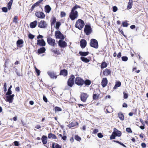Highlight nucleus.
<instances>
[{"mask_svg":"<svg viewBox=\"0 0 148 148\" xmlns=\"http://www.w3.org/2000/svg\"><path fill=\"white\" fill-rule=\"evenodd\" d=\"M84 23L83 20L81 19H79L76 23L75 27L81 30L84 27Z\"/></svg>","mask_w":148,"mask_h":148,"instance_id":"obj_1","label":"nucleus"},{"mask_svg":"<svg viewBox=\"0 0 148 148\" xmlns=\"http://www.w3.org/2000/svg\"><path fill=\"white\" fill-rule=\"evenodd\" d=\"M90 44L91 47L95 49H97L98 47V42L95 39H91L90 40Z\"/></svg>","mask_w":148,"mask_h":148,"instance_id":"obj_2","label":"nucleus"},{"mask_svg":"<svg viewBox=\"0 0 148 148\" xmlns=\"http://www.w3.org/2000/svg\"><path fill=\"white\" fill-rule=\"evenodd\" d=\"M75 82L76 84L79 86H82L84 84V81L79 77H76Z\"/></svg>","mask_w":148,"mask_h":148,"instance_id":"obj_3","label":"nucleus"},{"mask_svg":"<svg viewBox=\"0 0 148 148\" xmlns=\"http://www.w3.org/2000/svg\"><path fill=\"white\" fill-rule=\"evenodd\" d=\"M92 30L91 26L88 25H86L85 26L84 32L86 35L88 36L92 32Z\"/></svg>","mask_w":148,"mask_h":148,"instance_id":"obj_4","label":"nucleus"},{"mask_svg":"<svg viewBox=\"0 0 148 148\" xmlns=\"http://www.w3.org/2000/svg\"><path fill=\"white\" fill-rule=\"evenodd\" d=\"M78 17V12L77 11H71L69 15V17L71 20L73 21Z\"/></svg>","mask_w":148,"mask_h":148,"instance_id":"obj_5","label":"nucleus"},{"mask_svg":"<svg viewBox=\"0 0 148 148\" xmlns=\"http://www.w3.org/2000/svg\"><path fill=\"white\" fill-rule=\"evenodd\" d=\"M75 76L73 75H72L67 81V84L70 87H72L74 84V79Z\"/></svg>","mask_w":148,"mask_h":148,"instance_id":"obj_6","label":"nucleus"},{"mask_svg":"<svg viewBox=\"0 0 148 148\" xmlns=\"http://www.w3.org/2000/svg\"><path fill=\"white\" fill-rule=\"evenodd\" d=\"M55 35L57 39H60L61 40H63L64 37L63 35L59 30L56 31L55 32Z\"/></svg>","mask_w":148,"mask_h":148,"instance_id":"obj_7","label":"nucleus"},{"mask_svg":"<svg viewBox=\"0 0 148 148\" xmlns=\"http://www.w3.org/2000/svg\"><path fill=\"white\" fill-rule=\"evenodd\" d=\"M47 41L48 43L51 46L54 47L56 45L55 40L51 37H48L47 38Z\"/></svg>","mask_w":148,"mask_h":148,"instance_id":"obj_8","label":"nucleus"},{"mask_svg":"<svg viewBox=\"0 0 148 148\" xmlns=\"http://www.w3.org/2000/svg\"><path fill=\"white\" fill-rule=\"evenodd\" d=\"M88 95L86 93L84 92L81 93L80 95L81 100L83 102L86 101Z\"/></svg>","mask_w":148,"mask_h":148,"instance_id":"obj_9","label":"nucleus"},{"mask_svg":"<svg viewBox=\"0 0 148 148\" xmlns=\"http://www.w3.org/2000/svg\"><path fill=\"white\" fill-rule=\"evenodd\" d=\"M58 44L59 46L61 48H64L67 46L66 43L62 39L59 41Z\"/></svg>","mask_w":148,"mask_h":148,"instance_id":"obj_10","label":"nucleus"},{"mask_svg":"<svg viewBox=\"0 0 148 148\" xmlns=\"http://www.w3.org/2000/svg\"><path fill=\"white\" fill-rule=\"evenodd\" d=\"M35 14L38 18L41 19L44 18L45 16L44 13L41 12H36L35 13Z\"/></svg>","mask_w":148,"mask_h":148,"instance_id":"obj_11","label":"nucleus"},{"mask_svg":"<svg viewBox=\"0 0 148 148\" xmlns=\"http://www.w3.org/2000/svg\"><path fill=\"white\" fill-rule=\"evenodd\" d=\"M47 24L44 21H41L39 23L38 27L41 28H45L46 27Z\"/></svg>","mask_w":148,"mask_h":148,"instance_id":"obj_12","label":"nucleus"},{"mask_svg":"<svg viewBox=\"0 0 148 148\" xmlns=\"http://www.w3.org/2000/svg\"><path fill=\"white\" fill-rule=\"evenodd\" d=\"M86 41L85 39H82L81 40L80 44L82 48H84L86 47Z\"/></svg>","mask_w":148,"mask_h":148,"instance_id":"obj_13","label":"nucleus"},{"mask_svg":"<svg viewBox=\"0 0 148 148\" xmlns=\"http://www.w3.org/2000/svg\"><path fill=\"white\" fill-rule=\"evenodd\" d=\"M37 45L43 47L45 46L46 43L43 39H42L41 40H38Z\"/></svg>","mask_w":148,"mask_h":148,"instance_id":"obj_14","label":"nucleus"},{"mask_svg":"<svg viewBox=\"0 0 148 148\" xmlns=\"http://www.w3.org/2000/svg\"><path fill=\"white\" fill-rule=\"evenodd\" d=\"M114 132H113V134H114L116 136L120 137L121 135V133L120 131L118 130L116 128L114 129Z\"/></svg>","mask_w":148,"mask_h":148,"instance_id":"obj_15","label":"nucleus"},{"mask_svg":"<svg viewBox=\"0 0 148 148\" xmlns=\"http://www.w3.org/2000/svg\"><path fill=\"white\" fill-rule=\"evenodd\" d=\"M108 83V80L107 78H103L101 83V84L103 87H105Z\"/></svg>","mask_w":148,"mask_h":148,"instance_id":"obj_16","label":"nucleus"},{"mask_svg":"<svg viewBox=\"0 0 148 148\" xmlns=\"http://www.w3.org/2000/svg\"><path fill=\"white\" fill-rule=\"evenodd\" d=\"M47 73L51 78L54 79V78H56L57 77V76H56L53 72L48 71Z\"/></svg>","mask_w":148,"mask_h":148,"instance_id":"obj_17","label":"nucleus"},{"mask_svg":"<svg viewBox=\"0 0 148 148\" xmlns=\"http://www.w3.org/2000/svg\"><path fill=\"white\" fill-rule=\"evenodd\" d=\"M111 72L110 70L106 69L103 71V74L105 76H108L111 74Z\"/></svg>","mask_w":148,"mask_h":148,"instance_id":"obj_18","label":"nucleus"},{"mask_svg":"<svg viewBox=\"0 0 148 148\" xmlns=\"http://www.w3.org/2000/svg\"><path fill=\"white\" fill-rule=\"evenodd\" d=\"M37 23V21L36 20L32 22L30 24V27L32 28H33L36 26Z\"/></svg>","mask_w":148,"mask_h":148,"instance_id":"obj_19","label":"nucleus"},{"mask_svg":"<svg viewBox=\"0 0 148 148\" xmlns=\"http://www.w3.org/2000/svg\"><path fill=\"white\" fill-rule=\"evenodd\" d=\"M41 140L43 144H46L47 143V138L45 136H43L42 137Z\"/></svg>","mask_w":148,"mask_h":148,"instance_id":"obj_20","label":"nucleus"},{"mask_svg":"<svg viewBox=\"0 0 148 148\" xmlns=\"http://www.w3.org/2000/svg\"><path fill=\"white\" fill-rule=\"evenodd\" d=\"M8 95L6 97V100L8 102L10 103H12L13 99L10 96V95Z\"/></svg>","mask_w":148,"mask_h":148,"instance_id":"obj_21","label":"nucleus"},{"mask_svg":"<svg viewBox=\"0 0 148 148\" xmlns=\"http://www.w3.org/2000/svg\"><path fill=\"white\" fill-rule=\"evenodd\" d=\"M60 74L64 76H66L67 75V71L66 69L62 70L60 71Z\"/></svg>","mask_w":148,"mask_h":148,"instance_id":"obj_22","label":"nucleus"},{"mask_svg":"<svg viewBox=\"0 0 148 148\" xmlns=\"http://www.w3.org/2000/svg\"><path fill=\"white\" fill-rule=\"evenodd\" d=\"M48 138L49 139H56L57 138L56 136L51 133H50L48 134Z\"/></svg>","mask_w":148,"mask_h":148,"instance_id":"obj_23","label":"nucleus"},{"mask_svg":"<svg viewBox=\"0 0 148 148\" xmlns=\"http://www.w3.org/2000/svg\"><path fill=\"white\" fill-rule=\"evenodd\" d=\"M45 10L47 13H49L51 10V8L49 5H46L45 7Z\"/></svg>","mask_w":148,"mask_h":148,"instance_id":"obj_24","label":"nucleus"},{"mask_svg":"<svg viewBox=\"0 0 148 148\" xmlns=\"http://www.w3.org/2000/svg\"><path fill=\"white\" fill-rule=\"evenodd\" d=\"M45 51V48L44 47H42L38 50V52L39 53H44Z\"/></svg>","mask_w":148,"mask_h":148,"instance_id":"obj_25","label":"nucleus"},{"mask_svg":"<svg viewBox=\"0 0 148 148\" xmlns=\"http://www.w3.org/2000/svg\"><path fill=\"white\" fill-rule=\"evenodd\" d=\"M121 82L119 81H118L116 82L113 88L114 89H115L117 88L120 86L121 85Z\"/></svg>","mask_w":148,"mask_h":148,"instance_id":"obj_26","label":"nucleus"},{"mask_svg":"<svg viewBox=\"0 0 148 148\" xmlns=\"http://www.w3.org/2000/svg\"><path fill=\"white\" fill-rule=\"evenodd\" d=\"M79 54L81 56H86L88 55L89 54V52L88 51L87 52H82V51H79Z\"/></svg>","mask_w":148,"mask_h":148,"instance_id":"obj_27","label":"nucleus"},{"mask_svg":"<svg viewBox=\"0 0 148 148\" xmlns=\"http://www.w3.org/2000/svg\"><path fill=\"white\" fill-rule=\"evenodd\" d=\"M118 115L119 118L121 120L123 121L124 120V117L122 113L121 112H120L118 114Z\"/></svg>","mask_w":148,"mask_h":148,"instance_id":"obj_28","label":"nucleus"},{"mask_svg":"<svg viewBox=\"0 0 148 148\" xmlns=\"http://www.w3.org/2000/svg\"><path fill=\"white\" fill-rule=\"evenodd\" d=\"M80 58L82 61L86 63H88L90 61L89 60L86 58L81 57Z\"/></svg>","mask_w":148,"mask_h":148,"instance_id":"obj_29","label":"nucleus"},{"mask_svg":"<svg viewBox=\"0 0 148 148\" xmlns=\"http://www.w3.org/2000/svg\"><path fill=\"white\" fill-rule=\"evenodd\" d=\"M107 64L105 62H103L101 65V69H103L106 67Z\"/></svg>","mask_w":148,"mask_h":148,"instance_id":"obj_30","label":"nucleus"},{"mask_svg":"<svg viewBox=\"0 0 148 148\" xmlns=\"http://www.w3.org/2000/svg\"><path fill=\"white\" fill-rule=\"evenodd\" d=\"M23 42L22 40H18L16 42V44L17 47H19L21 45L23 44Z\"/></svg>","mask_w":148,"mask_h":148,"instance_id":"obj_31","label":"nucleus"},{"mask_svg":"<svg viewBox=\"0 0 148 148\" xmlns=\"http://www.w3.org/2000/svg\"><path fill=\"white\" fill-rule=\"evenodd\" d=\"M13 2V0H10L7 5L8 9L9 10L11 9L12 5Z\"/></svg>","mask_w":148,"mask_h":148,"instance_id":"obj_32","label":"nucleus"},{"mask_svg":"<svg viewBox=\"0 0 148 148\" xmlns=\"http://www.w3.org/2000/svg\"><path fill=\"white\" fill-rule=\"evenodd\" d=\"M132 3L133 2L129 1L127 8V9L128 10L130 9L132 7Z\"/></svg>","mask_w":148,"mask_h":148,"instance_id":"obj_33","label":"nucleus"},{"mask_svg":"<svg viewBox=\"0 0 148 148\" xmlns=\"http://www.w3.org/2000/svg\"><path fill=\"white\" fill-rule=\"evenodd\" d=\"M91 83L89 79H86L84 81V84L86 85H89Z\"/></svg>","mask_w":148,"mask_h":148,"instance_id":"obj_34","label":"nucleus"},{"mask_svg":"<svg viewBox=\"0 0 148 148\" xmlns=\"http://www.w3.org/2000/svg\"><path fill=\"white\" fill-rule=\"evenodd\" d=\"M61 25V23L59 22H57L56 24V29L58 30L59 29V28Z\"/></svg>","mask_w":148,"mask_h":148,"instance_id":"obj_35","label":"nucleus"},{"mask_svg":"<svg viewBox=\"0 0 148 148\" xmlns=\"http://www.w3.org/2000/svg\"><path fill=\"white\" fill-rule=\"evenodd\" d=\"M99 95H97L96 94H94L93 95V98L94 100H97L98 98Z\"/></svg>","mask_w":148,"mask_h":148,"instance_id":"obj_36","label":"nucleus"},{"mask_svg":"<svg viewBox=\"0 0 148 148\" xmlns=\"http://www.w3.org/2000/svg\"><path fill=\"white\" fill-rule=\"evenodd\" d=\"M56 18L55 17H53L52 18L51 24V25H53L56 22Z\"/></svg>","mask_w":148,"mask_h":148,"instance_id":"obj_37","label":"nucleus"},{"mask_svg":"<svg viewBox=\"0 0 148 148\" xmlns=\"http://www.w3.org/2000/svg\"><path fill=\"white\" fill-rule=\"evenodd\" d=\"M75 139L76 140L79 141L81 140V138L79 137L78 135H76L75 136Z\"/></svg>","mask_w":148,"mask_h":148,"instance_id":"obj_38","label":"nucleus"},{"mask_svg":"<svg viewBox=\"0 0 148 148\" xmlns=\"http://www.w3.org/2000/svg\"><path fill=\"white\" fill-rule=\"evenodd\" d=\"M62 109L61 108L56 106L55 108V112H59L62 111Z\"/></svg>","mask_w":148,"mask_h":148,"instance_id":"obj_39","label":"nucleus"},{"mask_svg":"<svg viewBox=\"0 0 148 148\" xmlns=\"http://www.w3.org/2000/svg\"><path fill=\"white\" fill-rule=\"evenodd\" d=\"M78 8H80V7L78 5H76L73 8L71 11H75L76 10H75L77 9Z\"/></svg>","mask_w":148,"mask_h":148,"instance_id":"obj_40","label":"nucleus"},{"mask_svg":"<svg viewBox=\"0 0 148 148\" xmlns=\"http://www.w3.org/2000/svg\"><path fill=\"white\" fill-rule=\"evenodd\" d=\"M18 16H15L13 19V22L16 23H18V22L17 20Z\"/></svg>","mask_w":148,"mask_h":148,"instance_id":"obj_41","label":"nucleus"},{"mask_svg":"<svg viewBox=\"0 0 148 148\" xmlns=\"http://www.w3.org/2000/svg\"><path fill=\"white\" fill-rule=\"evenodd\" d=\"M122 60L123 61H126L128 60V58L126 56H123L121 57Z\"/></svg>","mask_w":148,"mask_h":148,"instance_id":"obj_42","label":"nucleus"},{"mask_svg":"<svg viewBox=\"0 0 148 148\" xmlns=\"http://www.w3.org/2000/svg\"><path fill=\"white\" fill-rule=\"evenodd\" d=\"M123 26L124 27H127L128 26V24L126 21L122 23Z\"/></svg>","mask_w":148,"mask_h":148,"instance_id":"obj_43","label":"nucleus"},{"mask_svg":"<svg viewBox=\"0 0 148 148\" xmlns=\"http://www.w3.org/2000/svg\"><path fill=\"white\" fill-rule=\"evenodd\" d=\"M66 13L64 12H61L60 13V16L61 17H65L66 16Z\"/></svg>","mask_w":148,"mask_h":148,"instance_id":"obj_44","label":"nucleus"},{"mask_svg":"<svg viewBox=\"0 0 148 148\" xmlns=\"http://www.w3.org/2000/svg\"><path fill=\"white\" fill-rule=\"evenodd\" d=\"M12 91L10 89H8L7 92L6 94V95H10L12 94Z\"/></svg>","mask_w":148,"mask_h":148,"instance_id":"obj_45","label":"nucleus"},{"mask_svg":"<svg viewBox=\"0 0 148 148\" xmlns=\"http://www.w3.org/2000/svg\"><path fill=\"white\" fill-rule=\"evenodd\" d=\"M123 94L124 95L123 98L125 99H126L128 98V94L125 92H123Z\"/></svg>","mask_w":148,"mask_h":148,"instance_id":"obj_46","label":"nucleus"},{"mask_svg":"<svg viewBox=\"0 0 148 148\" xmlns=\"http://www.w3.org/2000/svg\"><path fill=\"white\" fill-rule=\"evenodd\" d=\"M28 37L30 39H33L34 37V35L32 34H29L28 35Z\"/></svg>","mask_w":148,"mask_h":148,"instance_id":"obj_47","label":"nucleus"},{"mask_svg":"<svg viewBox=\"0 0 148 148\" xmlns=\"http://www.w3.org/2000/svg\"><path fill=\"white\" fill-rule=\"evenodd\" d=\"M3 11L5 12H7L8 11V8L7 7H4L2 8Z\"/></svg>","mask_w":148,"mask_h":148,"instance_id":"obj_48","label":"nucleus"},{"mask_svg":"<svg viewBox=\"0 0 148 148\" xmlns=\"http://www.w3.org/2000/svg\"><path fill=\"white\" fill-rule=\"evenodd\" d=\"M35 71L36 73H37V75L39 76L40 75V71L36 67H35Z\"/></svg>","mask_w":148,"mask_h":148,"instance_id":"obj_49","label":"nucleus"},{"mask_svg":"<svg viewBox=\"0 0 148 148\" xmlns=\"http://www.w3.org/2000/svg\"><path fill=\"white\" fill-rule=\"evenodd\" d=\"M75 125V124L73 123H71L68 125V127L69 128H71L74 127Z\"/></svg>","mask_w":148,"mask_h":148,"instance_id":"obj_50","label":"nucleus"},{"mask_svg":"<svg viewBox=\"0 0 148 148\" xmlns=\"http://www.w3.org/2000/svg\"><path fill=\"white\" fill-rule=\"evenodd\" d=\"M126 131L127 132L130 133H132V131L131 130V128L130 127L127 128H126Z\"/></svg>","mask_w":148,"mask_h":148,"instance_id":"obj_51","label":"nucleus"},{"mask_svg":"<svg viewBox=\"0 0 148 148\" xmlns=\"http://www.w3.org/2000/svg\"><path fill=\"white\" fill-rule=\"evenodd\" d=\"M115 135L114 134H113L112 133V135L110 136V139H115Z\"/></svg>","mask_w":148,"mask_h":148,"instance_id":"obj_52","label":"nucleus"},{"mask_svg":"<svg viewBox=\"0 0 148 148\" xmlns=\"http://www.w3.org/2000/svg\"><path fill=\"white\" fill-rule=\"evenodd\" d=\"M6 86H7L6 83L5 82L4 83V85H3V88L4 89V91L5 92H6L7 91Z\"/></svg>","mask_w":148,"mask_h":148,"instance_id":"obj_53","label":"nucleus"},{"mask_svg":"<svg viewBox=\"0 0 148 148\" xmlns=\"http://www.w3.org/2000/svg\"><path fill=\"white\" fill-rule=\"evenodd\" d=\"M118 10L116 6H114L113 7V11L114 12H116Z\"/></svg>","mask_w":148,"mask_h":148,"instance_id":"obj_54","label":"nucleus"},{"mask_svg":"<svg viewBox=\"0 0 148 148\" xmlns=\"http://www.w3.org/2000/svg\"><path fill=\"white\" fill-rule=\"evenodd\" d=\"M99 138H101L103 137V136L102 135V134L101 133H98L97 134Z\"/></svg>","mask_w":148,"mask_h":148,"instance_id":"obj_55","label":"nucleus"},{"mask_svg":"<svg viewBox=\"0 0 148 148\" xmlns=\"http://www.w3.org/2000/svg\"><path fill=\"white\" fill-rule=\"evenodd\" d=\"M43 100L46 103L47 102V99L45 96H43Z\"/></svg>","mask_w":148,"mask_h":148,"instance_id":"obj_56","label":"nucleus"},{"mask_svg":"<svg viewBox=\"0 0 148 148\" xmlns=\"http://www.w3.org/2000/svg\"><path fill=\"white\" fill-rule=\"evenodd\" d=\"M141 146L143 148H145L146 147V145L145 143H143L141 144Z\"/></svg>","mask_w":148,"mask_h":148,"instance_id":"obj_57","label":"nucleus"},{"mask_svg":"<svg viewBox=\"0 0 148 148\" xmlns=\"http://www.w3.org/2000/svg\"><path fill=\"white\" fill-rule=\"evenodd\" d=\"M14 143L15 146H18L19 145V143L18 141H15Z\"/></svg>","mask_w":148,"mask_h":148,"instance_id":"obj_58","label":"nucleus"},{"mask_svg":"<svg viewBox=\"0 0 148 148\" xmlns=\"http://www.w3.org/2000/svg\"><path fill=\"white\" fill-rule=\"evenodd\" d=\"M98 130L97 129H95L93 131V133L94 134H96L98 132Z\"/></svg>","mask_w":148,"mask_h":148,"instance_id":"obj_59","label":"nucleus"},{"mask_svg":"<svg viewBox=\"0 0 148 148\" xmlns=\"http://www.w3.org/2000/svg\"><path fill=\"white\" fill-rule=\"evenodd\" d=\"M121 56V52H119L117 55V57L118 58H120Z\"/></svg>","mask_w":148,"mask_h":148,"instance_id":"obj_60","label":"nucleus"},{"mask_svg":"<svg viewBox=\"0 0 148 148\" xmlns=\"http://www.w3.org/2000/svg\"><path fill=\"white\" fill-rule=\"evenodd\" d=\"M55 147L56 148H61V147L58 144H57L55 146Z\"/></svg>","mask_w":148,"mask_h":148,"instance_id":"obj_61","label":"nucleus"},{"mask_svg":"<svg viewBox=\"0 0 148 148\" xmlns=\"http://www.w3.org/2000/svg\"><path fill=\"white\" fill-rule=\"evenodd\" d=\"M15 90L17 92H19L20 91V88L18 86L16 87L15 88Z\"/></svg>","mask_w":148,"mask_h":148,"instance_id":"obj_62","label":"nucleus"},{"mask_svg":"<svg viewBox=\"0 0 148 148\" xmlns=\"http://www.w3.org/2000/svg\"><path fill=\"white\" fill-rule=\"evenodd\" d=\"M43 1V0H39V1H38L36 3H37V4H38L39 5H40V3H41Z\"/></svg>","mask_w":148,"mask_h":148,"instance_id":"obj_63","label":"nucleus"},{"mask_svg":"<svg viewBox=\"0 0 148 148\" xmlns=\"http://www.w3.org/2000/svg\"><path fill=\"white\" fill-rule=\"evenodd\" d=\"M66 138L67 137L66 136H62V139L64 140H65L66 139Z\"/></svg>","mask_w":148,"mask_h":148,"instance_id":"obj_64","label":"nucleus"}]
</instances>
